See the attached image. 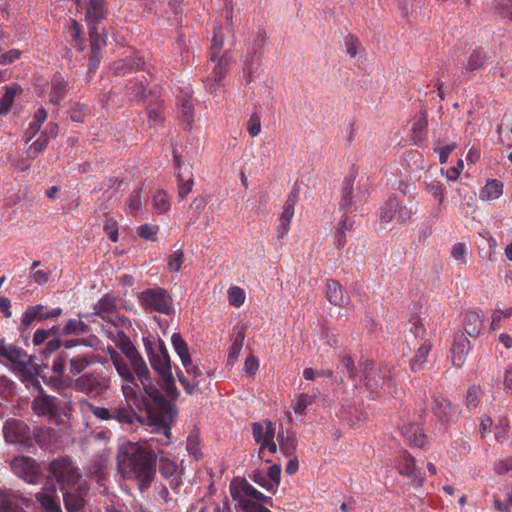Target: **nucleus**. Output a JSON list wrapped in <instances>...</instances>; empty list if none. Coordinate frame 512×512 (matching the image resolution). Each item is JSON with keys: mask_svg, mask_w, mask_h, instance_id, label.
<instances>
[{"mask_svg": "<svg viewBox=\"0 0 512 512\" xmlns=\"http://www.w3.org/2000/svg\"><path fill=\"white\" fill-rule=\"evenodd\" d=\"M489 59L488 53L482 47L473 49L466 60L463 67L464 72L469 76L474 75L477 71L484 69L487 60Z\"/></svg>", "mask_w": 512, "mask_h": 512, "instance_id": "b1692460", "label": "nucleus"}, {"mask_svg": "<svg viewBox=\"0 0 512 512\" xmlns=\"http://www.w3.org/2000/svg\"><path fill=\"white\" fill-rule=\"evenodd\" d=\"M159 471L164 478L170 479V486L172 488H176L179 485L180 481L177 472V464L174 461L161 457L159 462Z\"/></svg>", "mask_w": 512, "mask_h": 512, "instance_id": "473e14b6", "label": "nucleus"}, {"mask_svg": "<svg viewBox=\"0 0 512 512\" xmlns=\"http://www.w3.org/2000/svg\"><path fill=\"white\" fill-rule=\"evenodd\" d=\"M90 487L87 482H81L75 488L62 490L63 501L67 512H84L85 497Z\"/></svg>", "mask_w": 512, "mask_h": 512, "instance_id": "9b49d317", "label": "nucleus"}, {"mask_svg": "<svg viewBox=\"0 0 512 512\" xmlns=\"http://www.w3.org/2000/svg\"><path fill=\"white\" fill-rule=\"evenodd\" d=\"M147 351L152 368L159 373L166 383L167 393L173 396L177 395V388L173 382L171 361L164 342L159 340L154 347H147Z\"/></svg>", "mask_w": 512, "mask_h": 512, "instance_id": "0eeeda50", "label": "nucleus"}, {"mask_svg": "<svg viewBox=\"0 0 512 512\" xmlns=\"http://www.w3.org/2000/svg\"><path fill=\"white\" fill-rule=\"evenodd\" d=\"M16 95V89L13 87H7L5 94L0 99V115L5 114L9 111L14 98Z\"/></svg>", "mask_w": 512, "mask_h": 512, "instance_id": "bf43d9fd", "label": "nucleus"}, {"mask_svg": "<svg viewBox=\"0 0 512 512\" xmlns=\"http://www.w3.org/2000/svg\"><path fill=\"white\" fill-rule=\"evenodd\" d=\"M266 476L269 478V485L266 486V490L272 494L276 493L281 479V466L278 464L271 465Z\"/></svg>", "mask_w": 512, "mask_h": 512, "instance_id": "79ce46f5", "label": "nucleus"}, {"mask_svg": "<svg viewBox=\"0 0 512 512\" xmlns=\"http://www.w3.org/2000/svg\"><path fill=\"white\" fill-rule=\"evenodd\" d=\"M466 253L467 247L464 243H455L451 248L452 257L460 264H465L467 262Z\"/></svg>", "mask_w": 512, "mask_h": 512, "instance_id": "338daca9", "label": "nucleus"}, {"mask_svg": "<svg viewBox=\"0 0 512 512\" xmlns=\"http://www.w3.org/2000/svg\"><path fill=\"white\" fill-rule=\"evenodd\" d=\"M113 365L118 372V374L122 377L124 382L134 383L135 382V371H131L129 365L125 361V359L121 356L120 358H116L114 360Z\"/></svg>", "mask_w": 512, "mask_h": 512, "instance_id": "ea45409f", "label": "nucleus"}, {"mask_svg": "<svg viewBox=\"0 0 512 512\" xmlns=\"http://www.w3.org/2000/svg\"><path fill=\"white\" fill-rule=\"evenodd\" d=\"M279 449L286 456H292L297 448L296 434L292 430L284 431L283 427L277 432V442Z\"/></svg>", "mask_w": 512, "mask_h": 512, "instance_id": "c85d7f7f", "label": "nucleus"}, {"mask_svg": "<svg viewBox=\"0 0 512 512\" xmlns=\"http://www.w3.org/2000/svg\"><path fill=\"white\" fill-rule=\"evenodd\" d=\"M503 193V184L497 179L487 181L483 187L480 197L484 200L497 199Z\"/></svg>", "mask_w": 512, "mask_h": 512, "instance_id": "4c0bfd02", "label": "nucleus"}, {"mask_svg": "<svg viewBox=\"0 0 512 512\" xmlns=\"http://www.w3.org/2000/svg\"><path fill=\"white\" fill-rule=\"evenodd\" d=\"M244 291L239 287H231L228 290V301L231 305L239 307L244 303Z\"/></svg>", "mask_w": 512, "mask_h": 512, "instance_id": "0e129e2a", "label": "nucleus"}, {"mask_svg": "<svg viewBox=\"0 0 512 512\" xmlns=\"http://www.w3.org/2000/svg\"><path fill=\"white\" fill-rule=\"evenodd\" d=\"M12 471L25 482L37 484L41 479V471L37 463L30 457L18 456L11 462Z\"/></svg>", "mask_w": 512, "mask_h": 512, "instance_id": "9d476101", "label": "nucleus"}, {"mask_svg": "<svg viewBox=\"0 0 512 512\" xmlns=\"http://www.w3.org/2000/svg\"><path fill=\"white\" fill-rule=\"evenodd\" d=\"M464 330L471 336L479 335L483 328V316L476 311H467L464 316Z\"/></svg>", "mask_w": 512, "mask_h": 512, "instance_id": "2f4dec72", "label": "nucleus"}, {"mask_svg": "<svg viewBox=\"0 0 512 512\" xmlns=\"http://www.w3.org/2000/svg\"><path fill=\"white\" fill-rule=\"evenodd\" d=\"M48 137L45 135H42L40 138H38L36 141H34L27 150V156L30 159H35L37 156L43 152L47 145H48Z\"/></svg>", "mask_w": 512, "mask_h": 512, "instance_id": "6e6d98bb", "label": "nucleus"}, {"mask_svg": "<svg viewBox=\"0 0 512 512\" xmlns=\"http://www.w3.org/2000/svg\"><path fill=\"white\" fill-rule=\"evenodd\" d=\"M40 261H33L32 263V278L33 280L39 284V285H44L48 282L49 280V277H50V271L47 270V269H38L36 270L37 267L40 266Z\"/></svg>", "mask_w": 512, "mask_h": 512, "instance_id": "13d9d810", "label": "nucleus"}, {"mask_svg": "<svg viewBox=\"0 0 512 512\" xmlns=\"http://www.w3.org/2000/svg\"><path fill=\"white\" fill-rule=\"evenodd\" d=\"M432 410L437 419L442 423H449L455 415L451 402L440 395L433 397Z\"/></svg>", "mask_w": 512, "mask_h": 512, "instance_id": "393cba45", "label": "nucleus"}, {"mask_svg": "<svg viewBox=\"0 0 512 512\" xmlns=\"http://www.w3.org/2000/svg\"><path fill=\"white\" fill-rule=\"evenodd\" d=\"M251 429L254 441L259 445V456H261L265 450L271 454L277 452L278 445L275 441L276 427L272 421L264 419L253 422Z\"/></svg>", "mask_w": 512, "mask_h": 512, "instance_id": "1a4fd4ad", "label": "nucleus"}, {"mask_svg": "<svg viewBox=\"0 0 512 512\" xmlns=\"http://www.w3.org/2000/svg\"><path fill=\"white\" fill-rule=\"evenodd\" d=\"M35 498L44 512H62L57 502V489L54 483H46L41 491L35 494Z\"/></svg>", "mask_w": 512, "mask_h": 512, "instance_id": "a211bd4d", "label": "nucleus"}, {"mask_svg": "<svg viewBox=\"0 0 512 512\" xmlns=\"http://www.w3.org/2000/svg\"><path fill=\"white\" fill-rule=\"evenodd\" d=\"M35 498L44 512H62L57 502V489L54 483H46L41 491L35 494Z\"/></svg>", "mask_w": 512, "mask_h": 512, "instance_id": "f3484780", "label": "nucleus"}, {"mask_svg": "<svg viewBox=\"0 0 512 512\" xmlns=\"http://www.w3.org/2000/svg\"><path fill=\"white\" fill-rule=\"evenodd\" d=\"M111 388V378L103 370L85 372L73 380L72 389L89 398L102 397Z\"/></svg>", "mask_w": 512, "mask_h": 512, "instance_id": "20e7f679", "label": "nucleus"}, {"mask_svg": "<svg viewBox=\"0 0 512 512\" xmlns=\"http://www.w3.org/2000/svg\"><path fill=\"white\" fill-rule=\"evenodd\" d=\"M512 316V307L507 308L506 310L495 309L491 315V324L490 328L492 330H497L500 328L501 322L503 319Z\"/></svg>", "mask_w": 512, "mask_h": 512, "instance_id": "4d7b16f0", "label": "nucleus"}, {"mask_svg": "<svg viewBox=\"0 0 512 512\" xmlns=\"http://www.w3.org/2000/svg\"><path fill=\"white\" fill-rule=\"evenodd\" d=\"M363 365L364 376L361 381L372 392H377V396L379 395L378 390L382 389L384 385L387 387L393 386L391 376L381 378L380 376H377L376 373L372 374L373 364L368 360H365Z\"/></svg>", "mask_w": 512, "mask_h": 512, "instance_id": "4be33fe9", "label": "nucleus"}, {"mask_svg": "<svg viewBox=\"0 0 512 512\" xmlns=\"http://www.w3.org/2000/svg\"><path fill=\"white\" fill-rule=\"evenodd\" d=\"M179 114L183 128L185 130H191L194 120V106L190 99L181 100Z\"/></svg>", "mask_w": 512, "mask_h": 512, "instance_id": "f704fd0d", "label": "nucleus"}, {"mask_svg": "<svg viewBox=\"0 0 512 512\" xmlns=\"http://www.w3.org/2000/svg\"><path fill=\"white\" fill-rule=\"evenodd\" d=\"M49 472L60 485L61 490L75 488L79 483L86 482L81 478L78 468L68 456L54 459L49 464Z\"/></svg>", "mask_w": 512, "mask_h": 512, "instance_id": "6e6552de", "label": "nucleus"}, {"mask_svg": "<svg viewBox=\"0 0 512 512\" xmlns=\"http://www.w3.org/2000/svg\"><path fill=\"white\" fill-rule=\"evenodd\" d=\"M243 341H244V334L239 333L238 336L234 339L231 346L229 347L228 358H227L228 365H233L236 362V360L240 354V351L242 349Z\"/></svg>", "mask_w": 512, "mask_h": 512, "instance_id": "5fc2aeb1", "label": "nucleus"}, {"mask_svg": "<svg viewBox=\"0 0 512 512\" xmlns=\"http://www.w3.org/2000/svg\"><path fill=\"white\" fill-rule=\"evenodd\" d=\"M138 302L147 313H161L172 315L174 313V303L170 293L161 287L148 288L140 292L137 296Z\"/></svg>", "mask_w": 512, "mask_h": 512, "instance_id": "39448f33", "label": "nucleus"}, {"mask_svg": "<svg viewBox=\"0 0 512 512\" xmlns=\"http://www.w3.org/2000/svg\"><path fill=\"white\" fill-rule=\"evenodd\" d=\"M158 231H159L158 225L143 224L138 227V235L145 240L156 241L157 240L156 235H157Z\"/></svg>", "mask_w": 512, "mask_h": 512, "instance_id": "680f3d73", "label": "nucleus"}, {"mask_svg": "<svg viewBox=\"0 0 512 512\" xmlns=\"http://www.w3.org/2000/svg\"><path fill=\"white\" fill-rule=\"evenodd\" d=\"M315 399V396L304 393L295 395L294 399L292 400V408L295 413L303 414L306 408L314 403Z\"/></svg>", "mask_w": 512, "mask_h": 512, "instance_id": "a18cd8bd", "label": "nucleus"}, {"mask_svg": "<svg viewBox=\"0 0 512 512\" xmlns=\"http://www.w3.org/2000/svg\"><path fill=\"white\" fill-rule=\"evenodd\" d=\"M230 494L241 512H271L272 498L256 490L246 479L235 478L229 485Z\"/></svg>", "mask_w": 512, "mask_h": 512, "instance_id": "7ed1b4c3", "label": "nucleus"}, {"mask_svg": "<svg viewBox=\"0 0 512 512\" xmlns=\"http://www.w3.org/2000/svg\"><path fill=\"white\" fill-rule=\"evenodd\" d=\"M172 408L174 416H176V411L173 405ZM146 411L149 419L155 426V431L161 434V438L158 439L151 437L141 443H128L122 446L117 454L119 470L123 475L134 477L137 480L141 491L147 489L155 477L157 461V452L154 450V447H156L155 443H160L164 446L171 443V424L174 421L172 420L167 424L169 432H166L164 424L159 420L153 419L147 409ZM173 419H175V417H173Z\"/></svg>", "mask_w": 512, "mask_h": 512, "instance_id": "f257e3e1", "label": "nucleus"}, {"mask_svg": "<svg viewBox=\"0 0 512 512\" xmlns=\"http://www.w3.org/2000/svg\"><path fill=\"white\" fill-rule=\"evenodd\" d=\"M62 314L60 307L48 309L46 306L37 304L26 308L21 317V325L29 327L35 320H47L58 317Z\"/></svg>", "mask_w": 512, "mask_h": 512, "instance_id": "2eb2a0df", "label": "nucleus"}, {"mask_svg": "<svg viewBox=\"0 0 512 512\" xmlns=\"http://www.w3.org/2000/svg\"><path fill=\"white\" fill-rule=\"evenodd\" d=\"M89 29V38H90V52L100 53L101 49L105 47L106 40L105 38L98 32L96 26H88Z\"/></svg>", "mask_w": 512, "mask_h": 512, "instance_id": "c03bdc74", "label": "nucleus"}, {"mask_svg": "<svg viewBox=\"0 0 512 512\" xmlns=\"http://www.w3.org/2000/svg\"><path fill=\"white\" fill-rule=\"evenodd\" d=\"M112 420L122 425H133L139 420V416L129 403L111 406Z\"/></svg>", "mask_w": 512, "mask_h": 512, "instance_id": "bb28decb", "label": "nucleus"}, {"mask_svg": "<svg viewBox=\"0 0 512 512\" xmlns=\"http://www.w3.org/2000/svg\"><path fill=\"white\" fill-rule=\"evenodd\" d=\"M427 119L425 116L420 117L412 126L411 141L413 144L420 143L425 136L427 128Z\"/></svg>", "mask_w": 512, "mask_h": 512, "instance_id": "09e8293b", "label": "nucleus"}, {"mask_svg": "<svg viewBox=\"0 0 512 512\" xmlns=\"http://www.w3.org/2000/svg\"><path fill=\"white\" fill-rule=\"evenodd\" d=\"M353 179L348 178L343 182L341 199L339 205L341 208H349L353 204Z\"/></svg>", "mask_w": 512, "mask_h": 512, "instance_id": "de8ad7c7", "label": "nucleus"}, {"mask_svg": "<svg viewBox=\"0 0 512 512\" xmlns=\"http://www.w3.org/2000/svg\"><path fill=\"white\" fill-rule=\"evenodd\" d=\"M142 192L143 190L134 189L126 200V213L136 217L142 209Z\"/></svg>", "mask_w": 512, "mask_h": 512, "instance_id": "e433bc0d", "label": "nucleus"}, {"mask_svg": "<svg viewBox=\"0 0 512 512\" xmlns=\"http://www.w3.org/2000/svg\"><path fill=\"white\" fill-rule=\"evenodd\" d=\"M30 362V356L21 348L6 343L0 339V363H11L19 367H26Z\"/></svg>", "mask_w": 512, "mask_h": 512, "instance_id": "f8f14e48", "label": "nucleus"}, {"mask_svg": "<svg viewBox=\"0 0 512 512\" xmlns=\"http://www.w3.org/2000/svg\"><path fill=\"white\" fill-rule=\"evenodd\" d=\"M152 206L157 214H164L170 209L168 195L163 190H158L152 197Z\"/></svg>", "mask_w": 512, "mask_h": 512, "instance_id": "a19ab883", "label": "nucleus"}, {"mask_svg": "<svg viewBox=\"0 0 512 512\" xmlns=\"http://www.w3.org/2000/svg\"><path fill=\"white\" fill-rule=\"evenodd\" d=\"M69 33L71 36V45L77 50H84L85 44L84 38L82 36L81 25L76 20H72Z\"/></svg>", "mask_w": 512, "mask_h": 512, "instance_id": "37998d69", "label": "nucleus"}, {"mask_svg": "<svg viewBox=\"0 0 512 512\" xmlns=\"http://www.w3.org/2000/svg\"><path fill=\"white\" fill-rule=\"evenodd\" d=\"M211 67V72L208 75V80L213 82L216 86L227 74L229 68V60L226 55L216 56L215 61L209 59L208 67Z\"/></svg>", "mask_w": 512, "mask_h": 512, "instance_id": "cd10ccee", "label": "nucleus"}, {"mask_svg": "<svg viewBox=\"0 0 512 512\" xmlns=\"http://www.w3.org/2000/svg\"><path fill=\"white\" fill-rule=\"evenodd\" d=\"M68 86V82L62 78L61 76H55L52 81V88L50 92V102L54 105L60 103V101L64 98L66 89Z\"/></svg>", "mask_w": 512, "mask_h": 512, "instance_id": "c9c22d12", "label": "nucleus"}, {"mask_svg": "<svg viewBox=\"0 0 512 512\" xmlns=\"http://www.w3.org/2000/svg\"><path fill=\"white\" fill-rule=\"evenodd\" d=\"M326 298L332 305L338 307L346 306L351 301L348 292L334 279L326 281Z\"/></svg>", "mask_w": 512, "mask_h": 512, "instance_id": "5701e85b", "label": "nucleus"}, {"mask_svg": "<svg viewBox=\"0 0 512 512\" xmlns=\"http://www.w3.org/2000/svg\"><path fill=\"white\" fill-rule=\"evenodd\" d=\"M184 253L182 250L173 252L168 258V269L172 272H178L183 263Z\"/></svg>", "mask_w": 512, "mask_h": 512, "instance_id": "774afa93", "label": "nucleus"}, {"mask_svg": "<svg viewBox=\"0 0 512 512\" xmlns=\"http://www.w3.org/2000/svg\"><path fill=\"white\" fill-rule=\"evenodd\" d=\"M108 337L111 338L115 345L127 357L138 380L143 385L144 391L149 397L147 401L148 413L153 419L161 421L164 424L165 431L169 432L167 424H169L174 417L172 404L164 397L161 391L150 382V372L144 359L123 330L109 331Z\"/></svg>", "mask_w": 512, "mask_h": 512, "instance_id": "f03ea898", "label": "nucleus"}, {"mask_svg": "<svg viewBox=\"0 0 512 512\" xmlns=\"http://www.w3.org/2000/svg\"><path fill=\"white\" fill-rule=\"evenodd\" d=\"M388 207L390 211L394 212V219L400 222H405L410 219L411 211L405 206L396 201V199H390L388 201Z\"/></svg>", "mask_w": 512, "mask_h": 512, "instance_id": "49530a36", "label": "nucleus"}, {"mask_svg": "<svg viewBox=\"0 0 512 512\" xmlns=\"http://www.w3.org/2000/svg\"><path fill=\"white\" fill-rule=\"evenodd\" d=\"M432 349V344L430 341L425 340L417 349L415 355L411 359V369L413 371H418L423 368V365L427 361V356L429 355Z\"/></svg>", "mask_w": 512, "mask_h": 512, "instance_id": "72a5a7b5", "label": "nucleus"}, {"mask_svg": "<svg viewBox=\"0 0 512 512\" xmlns=\"http://www.w3.org/2000/svg\"><path fill=\"white\" fill-rule=\"evenodd\" d=\"M470 350V341L463 333H458L454 336L451 347V361L452 364L461 368L465 363L466 356Z\"/></svg>", "mask_w": 512, "mask_h": 512, "instance_id": "412c9836", "label": "nucleus"}, {"mask_svg": "<svg viewBox=\"0 0 512 512\" xmlns=\"http://www.w3.org/2000/svg\"><path fill=\"white\" fill-rule=\"evenodd\" d=\"M423 187L428 193L438 199V205L440 207L444 201L443 185L439 181L432 180L429 182L425 181Z\"/></svg>", "mask_w": 512, "mask_h": 512, "instance_id": "603ef678", "label": "nucleus"}, {"mask_svg": "<svg viewBox=\"0 0 512 512\" xmlns=\"http://www.w3.org/2000/svg\"><path fill=\"white\" fill-rule=\"evenodd\" d=\"M105 321L112 324L116 330L126 329L131 326V322L127 317L119 315L116 312L109 316Z\"/></svg>", "mask_w": 512, "mask_h": 512, "instance_id": "e2e57ef3", "label": "nucleus"}, {"mask_svg": "<svg viewBox=\"0 0 512 512\" xmlns=\"http://www.w3.org/2000/svg\"><path fill=\"white\" fill-rule=\"evenodd\" d=\"M117 311V298L109 294L104 295L94 305V314L106 320Z\"/></svg>", "mask_w": 512, "mask_h": 512, "instance_id": "c756f323", "label": "nucleus"}, {"mask_svg": "<svg viewBox=\"0 0 512 512\" xmlns=\"http://www.w3.org/2000/svg\"><path fill=\"white\" fill-rule=\"evenodd\" d=\"M224 44V36L220 32H215L210 46V60L215 61L216 56H220Z\"/></svg>", "mask_w": 512, "mask_h": 512, "instance_id": "052dcab7", "label": "nucleus"}, {"mask_svg": "<svg viewBox=\"0 0 512 512\" xmlns=\"http://www.w3.org/2000/svg\"><path fill=\"white\" fill-rule=\"evenodd\" d=\"M298 199V191L293 190L287 196L286 202L283 207V211L279 219L278 237L283 238L289 231L290 223L294 215L295 205Z\"/></svg>", "mask_w": 512, "mask_h": 512, "instance_id": "aec40b11", "label": "nucleus"}, {"mask_svg": "<svg viewBox=\"0 0 512 512\" xmlns=\"http://www.w3.org/2000/svg\"><path fill=\"white\" fill-rule=\"evenodd\" d=\"M93 363L92 354L61 351L54 359L51 369L54 374L62 375L68 367L71 376H80Z\"/></svg>", "mask_w": 512, "mask_h": 512, "instance_id": "423d86ee", "label": "nucleus"}, {"mask_svg": "<svg viewBox=\"0 0 512 512\" xmlns=\"http://www.w3.org/2000/svg\"><path fill=\"white\" fill-rule=\"evenodd\" d=\"M31 499L17 492L0 489V512H26L23 506L29 507Z\"/></svg>", "mask_w": 512, "mask_h": 512, "instance_id": "ddd939ff", "label": "nucleus"}, {"mask_svg": "<svg viewBox=\"0 0 512 512\" xmlns=\"http://www.w3.org/2000/svg\"><path fill=\"white\" fill-rule=\"evenodd\" d=\"M90 331L89 326L81 319H69L62 329V335H81Z\"/></svg>", "mask_w": 512, "mask_h": 512, "instance_id": "58836bf2", "label": "nucleus"}, {"mask_svg": "<svg viewBox=\"0 0 512 512\" xmlns=\"http://www.w3.org/2000/svg\"><path fill=\"white\" fill-rule=\"evenodd\" d=\"M397 470L401 475L411 479L417 485H422L424 478L416 467L415 458L406 450H401L397 458Z\"/></svg>", "mask_w": 512, "mask_h": 512, "instance_id": "4468645a", "label": "nucleus"}, {"mask_svg": "<svg viewBox=\"0 0 512 512\" xmlns=\"http://www.w3.org/2000/svg\"><path fill=\"white\" fill-rule=\"evenodd\" d=\"M402 435L409 445L425 448L428 438L422 429L416 424H407L402 427Z\"/></svg>", "mask_w": 512, "mask_h": 512, "instance_id": "a878e982", "label": "nucleus"}, {"mask_svg": "<svg viewBox=\"0 0 512 512\" xmlns=\"http://www.w3.org/2000/svg\"><path fill=\"white\" fill-rule=\"evenodd\" d=\"M107 15V8L104 0H90L89 6L86 11V19L88 26H96V24L103 20Z\"/></svg>", "mask_w": 512, "mask_h": 512, "instance_id": "7c9ffc66", "label": "nucleus"}, {"mask_svg": "<svg viewBox=\"0 0 512 512\" xmlns=\"http://www.w3.org/2000/svg\"><path fill=\"white\" fill-rule=\"evenodd\" d=\"M268 40V35L265 29L259 28L254 39L249 44L248 51H254V53H261L264 49Z\"/></svg>", "mask_w": 512, "mask_h": 512, "instance_id": "864d4df0", "label": "nucleus"}, {"mask_svg": "<svg viewBox=\"0 0 512 512\" xmlns=\"http://www.w3.org/2000/svg\"><path fill=\"white\" fill-rule=\"evenodd\" d=\"M345 48L350 57H355L361 49V43L355 35H348L345 38Z\"/></svg>", "mask_w": 512, "mask_h": 512, "instance_id": "69168bd1", "label": "nucleus"}, {"mask_svg": "<svg viewBox=\"0 0 512 512\" xmlns=\"http://www.w3.org/2000/svg\"><path fill=\"white\" fill-rule=\"evenodd\" d=\"M172 345L180 357L181 361H188L190 357L188 346L179 333H174L171 337Z\"/></svg>", "mask_w": 512, "mask_h": 512, "instance_id": "3c124183", "label": "nucleus"}, {"mask_svg": "<svg viewBox=\"0 0 512 512\" xmlns=\"http://www.w3.org/2000/svg\"><path fill=\"white\" fill-rule=\"evenodd\" d=\"M3 432L5 440L8 443L16 444L22 443L26 438H28L29 429L23 421L9 419L4 424Z\"/></svg>", "mask_w": 512, "mask_h": 512, "instance_id": "6ab92c4d", "label": "nucleus"}, {"mask_svg": "<svg viewBox=\"0 0 512 512\" xmlns=\"http://www.w3.org/2000/svg\"><path fill=\"white\" fill-rule=\"evenodd\" d=\"M259 55L260 53H254V51H248V55L244 62V72L247 74V82L252 81V75L259 66Z\"/></svg>", "mask_w": 512, "mask_h": 512, "instance_id": "8fccbe9b", "label": "nucleus"}, {"mask_svg": "<svg viewBox=\"0 0 512 512\" xmlns=\"http://www.w3.org/2000/svg\"><path fill=\"white\" fill-rule=\"evenodd\" d=\"M32 410L38 416L55 418L59 415L60 407L56 397L41 394L32 401Z\"/></svg>", "mask_w": 512, "mask_h": 512, "instance_id": "dca6fc26", "label": "nucleus"}]
</instances>
